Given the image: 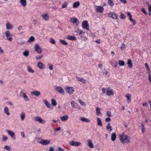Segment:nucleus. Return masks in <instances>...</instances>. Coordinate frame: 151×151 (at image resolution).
I'll return each mask as SVG.
<instances>
[{"label":"nucleus","mask_w":151,"mask_h":151,"mask_svg":"<svg viewBox=\"0 0 151 151\" xmlns=\"http://www.w3.org/2000/svg\"><path fill=\"white\" fill-rule=\"evenodd\" d=\"M141 11L145 14H147V12L145 9L142 8L141 10Z\"/></svg>","instance_id":"nucleus-50"},{"label":"nucleus","mask_w":151,"mask_h":151,"mask_svg":"<svg viewBox=\"0 0 151 151\" xmlns=\"http://www.w3.org/2000/svg\"><path fill=\"white\" fill-rule=\"evenodd\" d=\"M107 115L109 117L111 116H112L111 115V112L110 111H107Z\"/></svg>","instance_id":"nucleus-56"},{"label":"nucleus","mask_w":151,"mask_h":151,"mask_svg":"<svg viewBox=\"0 0 151 151\" xmlns=\"http://www.w3.org/2000/svg\"><path fill=\"white\" fill-rule=\"evenodd\" d=\"M8 137L4 135H3V141H5L7 140Z\"/></svg>","instance_id":"nucleus-52"},{"label":"nucleus","mask_w":151,"mask_h":151,"mask_svg":"<svg viewBox=\"0 0 151 151\" xmlns=\"http://www.w3.org/2000/svg\"><path fill=\"white\" fill-rule=\"evenodd\" d=\"M95 8L96 9V12H97L102 13L103 12L104 10V8L101 6H95Z\"/></svg>","instance_id":"nucleus-10"},{"label":"nucleus","mask_w":151,"mask_h":151,"mask_svg":"<svg viewBox=\"0 0 151 151\" xmlns=\"http://www.w3.org/2000/svg\"><path fill=\"white\" fill-rule=\"evenodd\" d=\"M120 18L122 19H124L126 18V16L124 14L121 13L120 15Z\"/></svg>","instance_id":"nucleus-46"},{"label":"nucleus","mask_w":151,"mask_h":151,"mask_svg":"<svg viewBox=\"0 0 151 151\" xmlns=\"http://www.w3.org/2000/svg\"><path fill=\"white\" fill-rule=\"evenodd\" d=\"M25 117V113L24 112H22L20 114V118L22 120H23Z\"/></svg>","instance_id":"nucleus-38"},{"label":"nucleus","mask_w":151,"mask_h":151,"mask_svg":"<svg viewBox=\"0 0 151 151\" xmlns=\"http://www.w3.org/2000/svg\"><path fill=\"white\" fill-rule=\"evenodd\" d=\"M34 120L36 122H39L40 123L43 124H45L46 121L43 119L40 116H36L35 117Z\"/></svg>","instance_id":"nucleus-3"},{"label":"nucleus","mask_w":151,"mask_h":151,"mask_svg":"<svg viewBox=\"0 0 151 151\" xmlns=\"http://www.w3.org/2000/svg\"><path fill=\"white\" fill-rule=\"evenodd\" d=\"M67 38L69 40H72L74 41H76V39L75 36L70 35H68L67 36Z\"/></svg>","instance_id":"nucleus-20"},{"label":"nucleus","mask_w":151,"mask_h":151,"mask_svg":"<svg viewBox=\"0 0 151 151\" xmlns=\"http://www.w3.org/2000/svg\"><path fill=\"white\" fill-rule=\"evenodd\" d=\"M69 144L71 146L78 147L81 144V143L80 142H77L71 141L70 142Z\"/></svg>","instance_id":"nucleus-9"},{"label":"nucleus","mask_w":151,"mask_h":151,"mask_svg":"<svg viewBox=\"0 0 151 151\" xmlns=\"http://www.w3.org/2000/svg\"><path fill=\"white\" fill-rule=\"evenodd\" d=\"M10 136L13 140L15 139L16 137L14 133L11 131H10Z\"/></svg>","instance_id":"nucleus-34"},{"label":"nucleus","mask_w":151,"mask_h":151,"mask_svg":"<svg viewBox=\"0 0 151 151\" xmlns=\"http://www.w3.org/2000/svg\"><path fill=\"white\" fill-rule=\"evenodd\" d=\"M48 66L49 67V69L51 70H52L53 69V66L52 64L49 63L48 64Z\"/></svg>","instance_id":"nucleus-47"},{"label":"nucleus","mask_w":151,"mask_h":151,"mask_svg":"<svg viewBox=\"0 0 151 151\" xmlns=\"http://www.w3.org/2000/svg\"><path fill=\"white\" fill-rule=\"evenodd\" d=\"M96 114L97 115H99V114L100 113V109L99 107H96Z\"/></svg>","instance_id":"nucleus-44"},{"label":"nucleus","mask_w":151,"mask_h":151,"mask_svg":"<svg viewBox=\"0 0 151 151\" xmlns=\"http://www.w3.org/2000/svg\"><path fill=\"white\" fill-rule=\"evenodd\" d=\"M9 108L7 107L6 106L4 107V112L8 116L9 115Z\"/></svg>","instance_id":"nucleus-28"},{"label":"nucleus","mask_w":151,"mask_h":151,"mask_svg":"<svg viewBox=\"0 0 151 151\" xmlns=\"http://www.w3.org/2000/svg\"><path fill=\"white\" fill-rule=\"evenodd\" d=\"M35 40V37L32 36H31L28 40V42H32Z\"/></svg>","instance_id":"nucleus-41"},{"label":"nucleus","mask_w":151,"mask_h":151,"mask_svg":"<svg viewBox=\"0 0 151 151\" xmlns=\"http://www.w3.org/2000/svg\"><path fill=\"white\" fill-rule=\"evenodd\" d=\"M88 142V147L91 148H93V145L92 142V141L90 139H88L87 140Z\"/></svg>","instance_id":"nucleus-18"},{"label":"nucleus","mask_w":151,"mask_h":151,"mask_svg":"<svg viewBox=\"0 0 151 151\" xmlns=\"http://www.w3.org/2000/svg\"><path fill=\"white\" fill-rule=\"evenodd\" d=\"M120 1L124 4H126L127 3V1L126 0H120Z\"/></svg>","instance_id":"nucleus-62"},{"label":"nucleus","mask_w":151,"mask_h":151,"mask_svg":"<svg viewBox=\"0 0 151 151\" xmlns=\"http://www.w3.org/2000/svg\"><path fill=\"white\" fill-rule=\"evenodd\" d=\"M97 122L98 125L100 126L101 127L103 125L100 119L99 118H97Z\"/></svg>","instance_id":"nucleus-33"},{"label":"nucleus","mask_w":151,"mask_h":151,"mask_svg":"<svg viewBox=\"0 0 151 151\" xmlns=\"http://www.w3.org/2000/svg\"><path fill=\"white\" fill-rule=\"evenodd\" d=\"M71 106L74 108H76L78 106L77 104L74 101H72L71 102Z\"/></svg>","instance_id":"nucleus-24"},{"label":"nucleus","mask_w":151,"mask_h":151,"mask_svg":"<svg viewBox=\"0 0 151 151\" xmlns=\"http://www.w3.org/2000/svg\"><path fill=\"white\" fill-rule=\"evenodd\" d=\"M45 104L46 105V106L49 108H50L51 105L46 100H45L43 101Z\"/></svg>","instance_id":"nucleus-31"},{"label":"nucleus","mask_w":151,"mask_h":151,"mask_svg":"<svg viewBox=\"0 0 151 151\" xmlns=\"http://www.w3.org/2000/svg\"><path fill=\"white\" fill-rule=\"evenodd\" d=\"M116 137V135L115 133H114L112 134L111 138L112 141H115Z\"/></svg>","instance_id":"nucleus-27"},{"label":"nucleus","mask_w":151,"mask_h":151,"mask_svg":"<svg viewBox=\"0 0 151 151\" xmlns=\"http://www.w3.org/2000/svg\"><path fill=\"white\" fill-rule=\"evenodd\" d=\"M131 21L132 22L133 24V25H134L136 24V22L135 20L134 19H133Z\"/></svg>","instance_id":"nucleus-61"},{"label":"nucleus","mask_w":151,"mask_h":151,"mask_svg":"<svg viewBox=\"0 0 151 151\" xmlns=\"http://www.w3.org/2000/svg\"><path fill=\"white\" fill-rule=\"evenodd\" d=\"M80 5V3L79 1H76L74 2L73 4V7L74 8L78 7Z\"/></svg>","instance_id":"nucleus-26"},{"label":"nucleus","mask_w":151,"mask_h":151,"mask_svg":"<svg viewBox=\"0 0 151 151\" xmlns=\"http://www.w3.org/2000/svg\"><path fill=\"white\" fill-rule=\"evenodd\" d=\"M19 95L21 97H23L25 101H27L29 100V98L25 93H24L23 91H21L20 92Z\"/></svg>","instance_id":"nucleus-8"},{"label":"nucleus","mask_w":151,"mask_h":151,"mask_svg":"<svg viewBox=\"0 0 151 151\" xmlns=\"http://www.w3.org/2000/svg\"><path fill=\"white\" fill-rule=\"evenodd\" d=\"M68 2L66 1H65L64 3L63 4L61 8L62 9H64L66 8L68 5Z\"/></svg>","instance_id":"nucleus-35"},{"label":"nucleus","mask_w":151,"mask_h":151,"mask_svg":"<svg viewBox=\"0 0 151 151\" xmlns=\"http://www.w3.org/2000/svg\"><path fill=\"white\" fill-rule=\"evenodd\" d=\"M58 150L59 151H64V150L60 147L58 148Z\"/></svg>","instance_id":"nucleus-63"},{"label":"nucleus","mask_w":151,"mask_h":151,"mask_svg":"<svg viewBox=\"0 0 151 151\" xmlns=\"http://www.w3.org/2000/svg\"><path fill=\"white\" fill-rule=\"evenodd\" d=\"M5 34L7 39L9 40V31H6L5 32Z\"/></svg>","instance_id":"nucleus-37"},{"label":"nucleus","mask_w":151,"mask_h":151,"mask_svg":"<svg viewBox=\"0 0 151 151\" xmlns=\"http://www.w3.org/2000/svg\"><path fill=\"white\" fill-rule=\"evenodd\" d=\"M76 35H79L80 36L81 40L86 41L87 40V38L85 35V32H83V30L78 29L76 31Z\"/></svg>","instance_id":"nucleus-2"},{"label":"nucleus","mask_w":151,"mask_h":151,"mask_svg":"<svg viewBox=\"0 0 151 151\" xmlns=\"http://www.w3.org/2000/svg\"><path fill=\"white\" fill-rule=\"evenodd\" d=\"M119 136L120 141L123 144L130 142L129 137L128 136L124 135V133L119 134Z\"/></svg>","instance_id":"nucleus-1"},{"label":"nucleus","mask_w":151,"mask_h":151,"mask_svg":"<svg viewBox=\"0 0 151 151\" xmlns=\"http://www.w3.org/2000/svg\"><path fill=\"white\" fill-rule=\"evenodd\" d=\"M60 42L63 45H68V43L65 40H59Z\"/></svg>","instance_id":"nucleus-36"},{"label":"nucleus","mask_w":151,"mask_h":151,"mask_svg":"<svg viewBox=\"0 0 151 151\" xmlns=\"http://www.w3.org/2000/svg\"><path fill=\"white\" fill-rule=\"evenodd\" d=\"M35 50L39 54L41 53L42 52L41 48L37 44H36L35 47Z\"/></svg>","instance_id":"nucleus-11"},{"label":"nucleus","mask_w":151,"mask_h":151,"mask_svg":"<svg viewBox=\"0 0 151 151\" xmlns=\"http://www.w3.org/2000/svg\"><path fill=\"white\" fill-rule=\"evenodd\" d=\"M50 42L52 44H55V41L54 40L51 39L50 40Z\"/></svg>","instance_id":"nucleus-54"},{"label":"nucleus","mask_w":151,"mask_h":151,"mask_svg":"<svg viewBox=\"0 0 151 151\" xmlns=\"http://www.w3.org/2000/svg\"><path fill=\"white\" fill-rule=\"evenodd\" d=\"M42 56H43L42 55H41L39 56L36 55V56L35 58L36 59H37V60H39L42 57Z\"/></svg>","instance_id":"nucleus-48"},{"label":"nucleus","mask_w":151,"mask_h":151,"mask_svg":"<svg viewBox=\"0 0 151 151\" xmlns=\"http://www.w3.org/2000/svg\"><path fill=\"white\" fill-rule=\"evenodd\" d=\"M4 51L1 48V47H0V55L4 53Z\"/></svg>","instance_id":"nucleus-57"},{"label":"nucleus","mask_w":151,"mask_h":151,"mask_svg":"<svg viewBox=\"0 0 151 151\" xmlns=\"http://www.w3.org/2000/svg\"><path fill=\"white\" fill-rule=\"evenodd\" d=\"M145 65L147 70L150 69L147 63H145Z\"/></svg>","instance_id":"nucleus-49"},{"label":"nucleus","mask_w":151,"mask_h":151,"mask_svg":"<svg viewBox=\"0 0 151 151\" xmlns=\"http://www.w3.org/2000/svg\"><path fill=\"white\" fill-rule=\"evenodd\" d=\"M37 66L40 69H44L45 68V66L44 64L40 62L38 63Z\"/></svg>","instance_id":"nucleus-16"},{"label":"nucleus","mask_w":151,"mask_h":151,"mask_svg":"<svg viewBox=\"0 0 151 151\" xmlns=\"http://www.w3.org/2000/svg\"><path fill=\"white\" fill-rule=\"evenodd\" d=\"M126 47V46L123 43L122 44L120 48L121 50H123L124 49H125Z\"/></svg>","instance_id":"nucleus-45"},{"label":"nucleus","mask_w":151,"mask_h":151,"mask_svg":"<svg viewBox=\"0 0 151 151\" xmlns=\"http://www.w3.org/2000/svg\"><path fill=\"white\" fill-rule=\"evenodd\" d=\"M6 28L7 29H9V23L8 22L6 24Z\"/></svg>","instance_id":"nucleus-59"},{"label":"nucleus","mask_w":151,"mask_h":151,"mask_svg":"<svg viewBox=\"0 0 151 151\" xmlns=\"http://www.w3.org/2000/svg\"><path fill=\"white\" fill-rule=\"evenodd\" d=\"M65 90L66 92L69 94H72L74 91V89L73 87L68 86L65 87Z\"/></svg>","instance_id":"nucleus-4"},{"label":"nucleus","mask_w":151,"mask_h":151,"mask_svg":"<svg viewBox=\"0 0 151 151\" xmlns=\"http://www.w3.org/2000/svg\"><path fill=\"white\" fill-rule=\"evenodd\" d=\"M82 26L84 29L87 30L89 29V26L87 21L85 20L83 21L82 23Z\"/></svg>","instance_id":"nucleus-6"},{"label":"nucleus","mask_w":151,"mask_h":151,"mask_svg":"<svg viewBox=\"0 0 151 151\" xmlns=\"http://www.w3.org/2000/svg\"><path fill=\"white\" fill-rule=\"evenodd\" d=\"M55 90L58 93H60L62 95L64 94V91L63 89L60 86H58L55 88Z\"/></svg>","instance_id":"nucleus-5"},{"label":"nucleus","mask_w":151,"mask_h":151,"mask_svg":"<svg viewBox=\"0 0 151 151\" xmlns=\"http://www.w3.org/2000/svg\"><path fill=\"white\" fill-rule=\"evenodd\" d=\"M42 18L45 20L47 21L49 19V16L47 14H43L42 15Z\"/></svg>","instance_id":"nucleus-21"},{"label":"nucleus","mask_w":151,"mask_h":151,"mask_svg":"<svg viewBox=\"0 0 151 151\" xmlns=\"http://www.w3.org/2000/svg\"><path fill=\"white\" fill-rule=\"evenodd\" d=\"M69 118L68 115H65L64 116H62L60 117V119L62 121L64 122L67 120Z\"/></svg>","instance_id":"nucleus-19"},{"label":"nucleus","mask_w":151,"mask_h":151,"mask_svg":"<svg viewBox=\"0 0 151 151\" xmlns=\"http://www.w3.org/2000/svg\"><path fill=\"white\" fill-rule=\"evenodd\" d=\"M148 11L150 12H151V5H149L148 6Z\"/></svg>","instance_id":"nucleus-64"},{"label":"nucleus","mask_w":151,"mask_h":151,"mask_svg":"<svg viewBox=\"0 0 151 151\" xmlns=\"http://www.w3.org/2000/svg\"><path fill=\"white\" fill-rule=\"evenodd\" d=\"M79 102L81 105L83 106L85 105L84 103L81 100H79Z\"/></svg>","instance_id":"nucleus-51"},{"label":"nucleus","mask_w":151,"mask_h":151,"mask_svg":"<svg viewBox=\"0 0 151 151\" xmlns=\"http://www.w3.org/2000/svg\"><path fill=\"white\" fill-rule=\"evenodd\" d=\"M27 70L29 73H33L35 72L34 70L32 69L31 67L29 66L27 67Z\"/></svg>","instance_id":"nucleus-29"},{"label":"nucleus","mask_w":151,"mask_h":151,"mask_svg":"<svg viewBox=\"0 0 151 151\" xmlns=\"http://www.w3.org/2000/svg\"><path fill=\"white\" fill-rule=\"evenodd\" d=\"M108 2L109 5L111 6H113L114 5L112 0H108Z\"/></svg>","instance_id":"nucleus-42"},{"label":"nucleus","mask_w":151,"mask_h":151,"mask_svg":"<svg viewBox=\"0 0 151 151\" xmlns=\"http://www.w3.org/2000/svg\"><path fill=\"white\" fill-rule=\"evenodd\" d=\"M29 54V52L28 50H26L23 52V54L25 57H27Z\"/></svg>","instance_id":"nucleus-39"},{"label":"nucleus","mask_w":151,"mask_h":151,"mask_svg":"<svg viewBox=\"0 0 151 151\" xmlns=\"http://www.w3.org/2000/svg\"><path fill=\"white\" fill-rule=\"evenodd\" d=\"M50 143V141L49 140L47 139L44 140L42 139L40 142V144L43 145H47Z\"/></svg>","instance_id":"nucleus-13"},{"label":"nucleus","mask_w":151,"mask_h":151,"mask_svg":"<svg viewBox=\"0 0 151 151\" xmlns=\"http://www.w3.org/2000/svg\"><path fill=\"white\" fill-rule=\"evenodd\" d=\"M109 88H107L106 89V91H107V95L108 96H111V95H113L114 94V92L113 91V90L111 89L109 90Z\"/></svg>","instance_id":"nucleus-14"},{"label":"nucleus","mask_w":151,"mask_h":151,"mask_svg":"<svg viewBox=\"0 0 151 151\" xmlns=\"http://www.w3.org/2000/svg\"><path fill=\"white\" fill-rule=\"evenodd\" d=\"M108 15L109 17L113 19H116L118 17L117 14L113 12L108 13Z\"/></svg>","instance_id":"nucleus-7"},{"label":"nucleus","mask_w":151,"mask_h":151,"mask_svg":"<svg viewBox=\"0 0 151 151\" xmlns=\"http://www.w3.org/2000/svg\"><path fill=\"white\" fill-rule=\"evenodd\" d=\"M105 121L106 122H109L111 121V119L109 117H107L105 119Z\"/></svg>","instance_id":"nucleus-53"},{"label":"nucleus","mask_w":151,"mask_h":151,"mask_svg":"<svg viewBox=\"0 0 151 151\" xmlns=\"http://www.w3.org/2000/svg\"><path fill=\"white\" fill-rule=\"evenodd\" d=\"M127 99V102L129 103L131 102V95L129 93H127L125 95Z\"/></svg>","instance_id":"nucleus-17"},{"label":"nucleus","mask_w":151,"mask_h":151,"mask_svg":"<svg viewBox=\"0 0 151 151\" xmlns=\"http://www.w3.org/2000/svg\"><path fill=\"white\" fill-rule=\"evenodd\" d=\"M119 65L120 66H124L125 65V62L123 60H119Z\"/></svg>","instance_id":"nucleus-43"},{"label":"nucleus","mask_w":151,"mask_h":151,"mask_svg":"<svg viewBox=\"0 0 151 151\" xmlns=\"http://www.w3.org/2000/svg\"><path fill=\"white\" fill-rule=\"evenodd\" d=\"M71 21L73 24L76 23V26H77L79 24V22L78 19L76 18H73L71 19Z\"/></svg>","instance_id":"nucleus-12"},{"label":"nucleus","mask_w":151,"mask_h":151,"mask_svg":"<svg viewBox=\"0 0 151 151\" xmlns=\"http://www.w3.org/2000/svg\"><path fill=\"white\" fill-rule=\"evenodd\" d=\"M20 2L23 6H25L26 5L27 2L26 0H20Z\"/></svg>","instance_id":"nucleus-32"},{"label":"nucleus","mask_w":151,"mask_h":151,"mask_svg":"<svg viewBox=\"0 0 151 151\" xmlns=\"http://www.w3.org/2000/svg\"><path fill=\"white\" fill-rule=\"evenodd\" d=\"M80 120L82 122H85L86 123H88L90 122V121L89 119L85 117H81L80 118Z\"/></svg>","instance_id":"nucleus-23"},{"label":"nucleus","mask_w":151,"mask_h":151,"mask_svg":"<svg viewBox=\"0 0 151 151\" xmlns=\"http://www.w3.org/2000/svg\"><path fill=\"white\" fill-rule=\"evenodd\" d=\"M37 141L40 144V142L42 140L41 138L38 137L37 138Z\"/></svg>","instance_id":"nucleus-55"},{"label":"nucleus","mask_w":151,"mask_h":151,"mask_svg":"<svg viewBox=\"0 0 151 151\" xmlns=\"http://www.w3.org/2000/svg\"><path fill=\"white\" fill-rule=\"evenodd\" d=\"M51 103L52 105L56 106L57 104V103L55 100L54 99H52L51 100Z\"/></svg>","instance_id":"nucleus-40"},{"label":"nucleus","mask_w":151,"mask_h":151,"mask_svg":"<svg viewBox=\"0 0 151 151\" xmlns=\"http://www.w3.org/2000/svg\"><path fill=\"white\" fill-rule=\"evenodd\" d=\"M127 65L128 67L131 68H132V67L133 65H132V60L130 59H128L127 60Z\"/></svg>","instance_id":"nucleus-22"},{"label":"nucleus","mask_w":151,"mask_h":151,"mask_svg":"<svg viewBox=\"0 0 151 151\" xmlns=\"http://www.w3.org/2000/svg\"><path fill=\"white\" fill-rule=\"evenodd\" d=\"M77 78L78 81L82 82L83 83H86V80L83 78L77 77Z\"/></svg>","instance_id":"nucleus-30"},{"label":"nucleus","mask_w":151,"mask_h":151,"mask_svg":"<svg viewBox=\"0 0 151 151\" xmlns=\"http://www.w3.org/2000/svg\"><path fill=\"white\" fill-rule=\"evenodd\" d=\"M31 93L32 95H34L37 97L39 96L40 94V92L38 91H32L31 92Z\"/></svg>","instance_id":"nucleus-15"},{"label":"nucleus","mask_w":151,"mask_h":151,"mask_svg":"<svg viewBox=\"0 0 151 151\" xmlns=\"http://www.w3.org/2000/svg\"><path fill=\"white\" fill-rule=\"evenodd\" d=\"M4 149H6L7 150L9 151V147L8 146H6L4 147Z\"/></svg>","instance_id":"nucleus-60"},{"label":"nucleus","mask_w":151,"mask_h":151,"mask_svg":"<svg viewBox=\"0 0 151 151\" xmlns=\"http://www.w3.org/2000/svg\"><path fill=\"white\" fill-rule=\"evenodd\" d=\"M106 129L109 131L111 132L112 130V127L111 126L110 123H108L106 127Z\"/></svg>","instance_id":"nucleus-25"},{"label":"nucleus","mask_w":151,"mask_h":151,"mask_svg":"<svg viewBox=\"0 0 151 151\" xmlns=\"http://www.w3.org/2000/svg\"><path fill=\"white\" fill-rule=\"evenodd\" d=\"M107 88H102V93L104 94L105 93Z\"/></svg>","instance_id":"nucleus-58"}]
</instances>
